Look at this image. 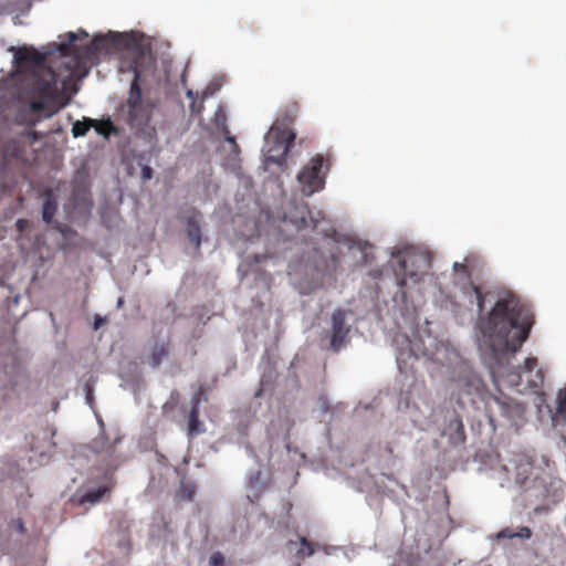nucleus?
<instances>
[{
	"instance_id": "obj_16",
	"label": "nucleus",
	"mask_w": 566,
	"mask_h": 566,
	"mask_svg": "<svg viewBox=\"0 0 566 566\" xmlns=\"http://www.w3.org/2000/svg\"><path fill=\"white\" fill-rule=\"evenodd\" d=\"M269 147L262 148L263 168L266 171L274 172L273 167L283 170L286 166V158L294 144H268Z\"/></svg>"
},
{
	"instance_id": "obj_27",
	"label": "nucleus",
	"mask_w": 566,
	"mask_h": 566,
	"mask_svg": "<svg viewBox=\"0 0 566 566\" xmlns=\"http://www.w3.org/2000/svg\"><path fill=\"white\" fill-rule=\"evenodd\" d=\"M391 566H422V560L420 559L418 552H406L405 549H401L398 563Z\"/></svg>"
},
{
	"instance_id": "obj_22",
	"label": "nucleus",
	"mask_w": 566,
	"mask_h": 566,
	"mask_svg": "<svg viewBox=\"0 0 566 566\" xmlns=\"http://www.w3.org/2000/svg\"><path fill=\"white\" fill-rule=\"evenodd\" d=\"M347 249L354 254L359 253L360 258L357 260L358 264H368L370 262V250L373 245L366 241H347Z\"/></svg>"
},
{
	"instance_id": "obj_7",
	"label": "nucleus",
	"mask_w": 566,
	"mask_h": 566,
	"mask_svg": "<svg viewBox=\"0 0 566 566\" xmlns=\"http://www.w3.org/2000/svg\"><path fill=\"white\" fill-rule=\"evenodd\" d=\"M120 441L116 438L113 443H107L103 436L97 437L92 442V450L97 454H104L105 470L103 482L96 486L88 488L76 500L78 505H94L98 503L103 496L109 492L113 486V474L117 468L115 459V446Z\"/></svg>"
},
{
	"instance_id": "obj_43",
	"label": "nucleus",
	"mask_w": 566,
	"mask_h": 566,
	"mask_svg": "<svg viewBox=\"0 0 566 566\" xmlns=\"http://www.w3.org/2000/svg\"><path fill=\"white\" fill-rule=\"evenodd\" d=\"M245 451H247V454L251 458H256L255 453H254V450L252 449V447L250 444H247L245 446Z\"/></svg>"
},
{
	"instance_id": "obj_50",
	"label": "nucleus",
	"mask_w": 566,
	"mask_h": 566,
	"mask_svg": "<svg viewBox=\"0 0 566 566\" xmlns=\"http://www.w3.org/2000/svg\"><path fill=\"white\" fill-rule=\"evenodd\" d=\"M23 221L22 220H18V226L20 229H23V226H22Z\"/></svg>"
},
{
	"instance_id": "obj_21",
	"label": "nucleus",
	"mask_w": 566,
	"mask_h": 566,
	"mask_svg": "<svg viewBox=\"0 0 566 566\" xmlns=\"http://www.w3.org/2000/svg\"><path fill=\"white\" fill-rule=\"evenodd\" d=\"M213 127L216 132L223 137L224 142H235L227 126V114L224 109L218 108L213 117Z\"/></svg>"
},
{
	"instance_id": "obj_52",
	"label": "nucleus",
	"mask_w": 566,
	"mask_h": 566,
	"mask_svg": "<svg viewBox=\"0 0 566 566\" xmlns=\"http://www.w3.org/2000/svg\"><path fill=\"white\" fill-rule=\"evenodd\" d=\"M57 406H59V403H55V406L53 407L54 411L57 409Z\"/></svg>"
},
{
	"instance_id": "obj_23",
	"label": "nucleus",
	"mask_w": 566,
	"mask_h": 566,
	"mask_svg": "<svg viewBox=\"0 0 566 566\" xmlns=\"http://www.w3.org/2000/svg\"><path fill=\"white\" fill-rule=\"evenodd\" d=\"M169 349L168 345L164 342L156 343L149 355V366L151 368H157L161 365L164 360L168 358Z\"/></svg>"
},
{
	"instance_id": "obj_48",
	"label": "nucleus",
	"mask_w": 566,
	"mask_h": 566,
	"mask_svg": "<svg viewBox=\"0 0 566 566\" xmlns=\"http://www.w3.org/2000/svg\"><path fill=\"white\" fill-rule=\"evenodd\" d=\"M231 168H232V170H233V171H235V170H238V169H239V166H238L237 164H232V165H231Z\"/></svg>"
},
{
	"instance_id": "obj_19",
	"label": "nucleus",
	"mask_w": 566,
	"mask_h": 566,
	"mask_svg": "<svg viewBox=\"0 0 566 566\" xmlns=\"http://www.w3.org/2000/svg\"><path fill=\"white\" fill-rule=\"evenodd\" d=\"M57 211V202L54 197L52 190H46L43 193L42 200V209H41V218L42 221L46 224H51L53 222V218Z\"/></svg>"
},
{
	"instance_id": "obj_34",
	"label": "nucleus",
	"mask_w": 566,
	"mask_h": 566,
	"mask_svg": "<svg viewBox=\"0 0 566 566\" xmlns=\"http://www.w3.org/2000/svg\"><path fill=\"white\" fill-rule=\"evenodd\" d=\"M203 392H202V388H199L192 396H191V399H190V405H191V408L190 410H197L199 412V405L201 402V397H202Z\"/></svg>"
},
{
	"instance_id": "obj_15",
	"label": "nucleus",
	"mask_w": 566,
	"mask_h": 566,
	"mask_svg": "<svg viewBox=\"0 0 566 566\" xmlns=\"http://www.w3.org/2000/svg\"><path fill=\"white\" fill-rule=\"evenodd\" d=\"M185 226V233L189 243L199 251L202 244V226L205 224V217L199 210L191 208L181 218Z\"/></svg>"
},
{
	"instance_id": "obj_13",
	"label": "nucleus",
	"mask_w": 566,
	"mask_h": 566,
	"mask_svg": "<svg viewBox=\"0 0 566 566\" xmlns=\"http://www.w3.org/2000/svg\"><path fill=\"white\" fill-rule=\"evenodd\" d=\"M496 411L504 417L515 430H518L526 422L525 406L512 399L492 397Z\"/></svg>"
},
{
	"instance_id": "obj_31",
	"label": "nucleus",
	"mask_w": 566,
	"mask_h": 566,
	"mask_svg": "<svg viewBox=\"0 0 566 566\" xmlns=\"http://www.w3.org/2000/svg\"><path fill=\"white\" fill-rule=\"evenodd\" d=\"M187 97L191 101L189 106L191 116L200 115L203 109V101H198L192 91L187 92Z\"/></svg>"
},
{
	"instance_id": "obj_3",
	"label": "nucleus",
	"mask_w": 566,
	"mask_h": 566,
	"mask_svg": "<svg viewBox=\"0 0 566 566\" xmlns=\"http://www.w3.org/2000/svg\"><path fill=\"white\" fill-rule=\"evenodd\" d=\"M261 212L269 222L280 223V232H285L292 227L297 239L306 241L308 237L313 241V245L302 256L303 282L300 293L305 295L332 285L339 265V240L333 228L323 227V212L312 211L306 203L296 200L290 201L286 208L265 207Z\"/></svg>"
},
{
	"instance_id": "obj_47",
	"label": "nucleus",
	"mask_w": 566,
	"mask_h": 566,
	"mask_svg": "<svg viewBox=\"0 0 566 566\" xmlns=\"http://www.w3.org/2000/svg\"><path fill=\"white\" fill-rule=\"evenodd\" d=\"M123 305H124V298H123V297H119V298L117 300L116 306L119 308V307H122Z\"/></svg>"
},
{
	"instance_id": "obj_10",
	"label": "nucleus",
	"mask_w": 566,
	"mask_h": 566,
	"mask_svg": "<svg viewBox=\"0 0 566 566\" xmlns=\"http://www.w3.org/2000/svg\"><path fill=\"white\" fill-rule=\"evenodd\" d=\"M298 112L300 103L297 101H289L283 104L265 135V142H295L296 133L293 124Z\"/></svg>"
},
{
	"instance_id": "obj_17",
	"label": "nucleus",
	"mask_w": 566,
	"mask_h": 566,
	"mask_svg": "<svg viewBox=\"0 0 566 566\" xmlns=\"http://www.w3.org/2000/svg\"><path fill=\"white\" fill-rule=\"evenodd\" d=\"M284 553L293 558L295 566L315 553L313 543L308 542L305 536H296L295 539H289L284 546Z\"/></svg>"
},
{
	"instance_id": "obj_40",
	"label": "nucleus",
	"mask_w": 566,
	"mask_h": 566,
	"mask_svg": "<svg viewBox=\"0 0 566 566\" xmlns=\"http://www.w3.org/2000/svg\"><path fill=\"white\" fill-rule=\"evenodd\" d=\"M175 405H176V403H175V402H172V401H167V402H165V403L163 405V407H161V408H163V411H164V412H168V411L172 410V409H174V407H175Z\"/></svg>"
},
{
	"instance_id": "obj_32",
	"label": "nucleus",
	"mask_w": 566,
	"mask_h": 566,
	"mask_svg": "<svg viewBox=\"0 0 566 566\" xmlns=\"http://www.w3.org/2000/svg\"><path fill=\"white\" fill-rule=\"evenodd\" d=\"M83 390L85 394V402L90 407H92L93 400H94V380L92 378H90L88 380L85 381V384L83 386Z\"/></svg>"
},
{
	"instance_id": "obj_1",
	"label": "nucleus",
	"mask_w": 566,
	"mask_h": 566,
	"mask_svg": "<svg viewBox=\"0 0 566 566\" xmlns=\"http://www.w3.org/2000/svg\"><path fill=\"white\" fill-rule=\"evenodd\" d=\"M470 302H475L479 316L475 342L483 365L493 379H501L518 394L536 391L544 377L536 358L528 357L524 365L511 359L526 340L533 321L531 311L509 291H486L468 285Z\"/></svg>"
},
{
	"instance_id": "obj_2",
	"label": "nucleus",
	"mask_w": 566,
	"mask_h": 566,
	"mask_svg": "<svg viewBox=\"0 0 566 566\" xmlns=\"http://www.w3.org/2000/svg\"><path fill=\"white\" fill-rule=\"evenodd\" d=\"M392 344L401 371L420 358L436 365L446 394L461 410L474 408L484 399L486 386L481 374L449 340L438 339L423 331L413 333L411 337L397 334Z\"/></svg>"
},
{
	"instance_id": "obj_12",
	"label": "nucleus",
	"mask_w": 566,
	"mask_h": 566,
	"mask_svg": "<svg viewBox=\"0 0 566 566\" xmlns=\"http://www.w3.org/2000/svg\"><path fill=\"white\" fill-rule=\"evenodd\" d=\"M94 128L96 134L105 139L109 137H122L126 134V129L116 125L109 117L102 119L84 118L73 124L72 133L75 138L85 136V134Z\"/></svg>"
},
{
	"instance_id": "obj_30",
	"label": "nucleus",
	"mask_w": 566,
	"mask_h": 566,
	"mask_svg": "<svg viewBox=\"0 0 566 566\" xmlns=\"http://www.w3.org/2000/svg\"><path fill=\"white\" fill-rule=\"evenodd\" d=\"M195 494V485L193 484H185L181 483L178 491L177 497L184 501H191Z\"/></svg>"
},
{
	"instance_id": "obj_4",
	"label": "nucleus",
	"mask_w": 566,
	"mask_h": 566,
	"mask_svg": "<svg viewBox=\"0 0 566 566\" xmlns=\"http://www.w3.org/2000/svg\"><path fill=\"white\" fill-rule=\"evenodd\" d=\"M88 33L83 29H80L77 33L67 32V41H61L57 49L63 55H70L76 51L80 62L84 63L94 62L99 53L108 52L112 49L126 50L127 56L122 61L119 70L133 72L134 78L126 106L120 108V115L125 117L128 132L134 138L151 142L156 136V129L150 124L153 105L143 99L139 86L143 75L155 67L151 54L139 44L132 42L126 35L115 32L95 35L90 44L75 45L80 38L86 39Z\"/></svg>"
},
{
	"instance_id": "obj_44",
	"label": "nucleus",
	"mask_w": 566,
	"mask_h": 566,
	"mask_svg": "<svg viewBox=\"0 0 566 566\" xmlns=\"http://www.w3.org/2000/svg\"><path fill=\"white\" fill-rule=\"evenodd\" d=\"M254 262L255 263H261L263 260L266 259V255H263V254H254Z\"/></svg>"
},
{
	"instance_id": "obj_18",
	"label": "nucleus",
	"mask_w": 566,
	"mask_h": 566,
	"mask_svg": "<svg viewBox=\"0 0 566 566\" xmlns=\"http://www.w3.org/2000/svg\"><path fill=\"white\" fill-rule=\"evenodd\" d=\"M345 319H346V316H345V312L343 310L337 308L332 313V316H331L332 334H331L329 346H331V349L334 352H338L342 348L344 340L349 332V327L346 326Z\"/></svg>"
},
{
	"instance_id": "obj_26",
	"label": "nucleus",
	"mask_w": 566,
	"mask_h": 566,
	"mask_svg": "<svg viewBox=\"0 0 566 566\" xmlns=\"http://www.w3.org/2000/svg\"><path fill=\"white\" fill-rule=\"evenodd\" d=\"M206 431L205 424L199 419V412L197 410H190L188 417V434L196 437Z\"/></svg>"
},
{
	"instance_id": "obj_45",
	"label": "nucleus",
	"mask_w": 566,
	"mask_h": 566,
	"mask_svg": "<svg viewBox=\"0 0 566 566\" xmlns=\"http://www.w3.org/2000/svg\"><path fill=\"white\" fill-rule=\"evenodd\" d=\"M170 398H171V401H172V402L177 403L178 398H179V394H178V391H176V390L171 391V394H170Z\"/></svg>"
},
{
	"instance_id": "obj_36",
	"label": "nucleus",
	"mask_w": 566,
	"mask_h": 566,
	"mask_svg": "<svg viewBox=\"0 0 566 566\" xmlns=\"http://www.w3.org/2000/svg\"><path fill=\"white\" fill-rule=\"evenodd\" d=\"M496 538L497 539H514L516 538L515 537V531H513L512 528L510 527H505L503 530H501L497 534H496Z\"/></svg>"
},
{
	"instance_id": "obj_6",
	"label": "nucleus",
	"mask_w": 566,
	"mask_h": 566,
	"mask_svg": "<svg viewBox=\"0 0 566 566\" xmlns=\"http://www.w3.org/2000/svg\"><path fill=\"white\" fill-rule=\"evenodd\" d=\"M31 114L36 117H49L65 105L63 93L59 87L57 74L49 69L36 75L25 93Z\"/></svg>"
},
{
	"instance_id": "obj_5",
	"label": "nucleus",
	"mask_w": 566,
	"mask_h": 566,
	"mask_svg": "<svg viewBox=\"0 0 566 566\" xmlns=\"http://www.w3.org/2000/svg\"><path fill=\"white\" fill-rule=\"evenodd\" d=\"M492 478L501 488L509 486L513 479L515 486L526 494L534 505V514L547 513L563 499V483L547 474L535 473L533 458L526 452L513 454L505 463L492 469Z\"/></svg>"
},
{
	"instance_id": "obj_9",
	"label": "nucleus",
	"mask_w": 566,
	"mask_h": 566,
	"mask_svg": "<svg viewBox=\"0 0 566 566\" xmlns=\"http://www.w3.org/2000/svg\"><path fill=\"white\" fill-rule=\"evenodd\" d=\"M391 258L392 262H395L398 266V270L396 271V277L399 291L396 293V296L400 294V296L405 298L406 293L403 287L409 286V284L415 285L422 281L424 273L416 270H408V263L412 262V260L417 258L410 247L405 249L395 248L391 251ZM418 258L426 268L429 265V261L424 255H418Z\"/></svg>"
},
{
	"instance_id": "obj_42",
	"label": "nucleus",
	"mask_w": 566,
	"mask_h": 566,
	"mask_svg": "<svg viewBox=\"0 0 566 566\" xmlns=\"http://www.w3.org/2000/svg\"><path fill=\"white\" fill-rule=\"evenodd\" d=\"M104 323H105L104 317H96L94 321V328L95 329L99 328V326L103 325Z\"/></svg>"
},
{
	"instance_id": "obj_24",
	"label": "nucleus",
	"mask_w": 566,
	"mask_h": 566,
	"mask_svg": "<svg viewBox=\"0 0 566 566\" xmlns=\"http://www.w3.org/2000/svg\"><path fill=\"white\" fill-rule=\"evenodd\" d=\"M14 59L19 64L24 63H40L43 57L42 55L34 49L21 48L14 54Z\"/></svg>"
},
{
	"instance_id": "obj_20",
	"label": "nucleus",
	"mask_w": 566,
	"mask_h": 566,
	"mask_svg": "<svg viewBox=\"0 0 566 566\" xmlns=\"http://www.w3.org/2000/svg\"><path fill=\"white\" fill-rule=\"evenodd\" d=\"M248 499L253 502L264 490V482L261 480V471L256 470L248 474Z\"/></svg>"
},
{
	"instance_id": "obj_28",
	"label": "nucleus",
	"mask_w": 566,
	"mask_h": 566,
	"mask_svg": "<svg viewBox=\"0 0 566 566\" xmlns=\"http://www.w3.org/2000/svg\"><path fill=\"white\" fill-rule=\"evenodd\" d=\"M159 150L153 145L148 150L134 153V158L138 166H143V164L150 165L154 157L158 156Z\"/></svg>"
},
{
	"instance_id": "obj_37",
	"label": "nucleus",
	"mask_w": 566,
	"mask_h": 566,
	"mask_svg": "<svg viewBox=\"0 0 566 566\" xmlns=\"http://www.w3.org/2000/svg\"><path fill=\"white\" fill-rule=\"evenodd\" d=\"M532 536V531L530 527L527 526H521L516 532H515V537L516 538H520V539H530Z\"/></svg>"
},
{
	"instance_id": "obj_46",
	"label": "nucleus",
	"mask_w": 566,
	"mask_h": 566,
	"mask_svg": "<svg viewBox=\"0 0 566 566\" xmlns=\"http://www.w3.org/2000/svg\"><path fill=\"white\" fill-rule=\"evenodd\" d=\"M388 480L392 483H395L397 486H399L401 490H405V486L402 484H400L398 481H396L395 479H391L390 476H387Z\"/></svg>"
},
{
	"instance_id": "obj_38",
	"label": "nucleus",
	"mask_w": 566,
	"mask_h": 566,
	"mask_svg": "<svg viewBox=\"0 0 566 566\" xmlns=\"http://www.w3.org/2000/svg\"><path fill=\"white\" fill-rule=\"evenodd\" d=\"M140 167V178L146 181V180H150L153 178V168L150 167V165H147V164H143V166H139Z\"/></svg>"
},
{
	"instance_id": "obj_35",
	"label": "nucleus",
	"mask_w": 566,
	"mask_h": 566,
	"mask_svg": "<svg viewBox=\"0 0 566 566\" xmlns=\"http://www.w3.org/2000/svg\"><path fill=\"white\" fill-rule=\"evenodd\" d=\"M226 558L220 552H216L210 556V566H224Z\"/></svg>"
},
{
	"instance_id": "obj_29",
	"label": "nucleus",
	"mask_w": 566,
	"mask_h": 566,
	"mask_svg": "<svg viewBox=\"0 0 566 566\" xmlns=\"http://www.w3.org/2000/svg\"><path fill=\"white\" fill-rule=\"evenodd\" d=\"M395 463V451L391 447H386L381 454H380V459H379V464L385 467V468H389L391 465H394Z\"/></svg>"
},
{
	"instance_id": "obj_49",
	"label": "nucleus",
	"mask_w": 566,
	"mask_h": 566,
	"mask_svg": "<svg viewBox=\"0 0 566 566\" xmlns=\"http://www.w3.org/2000/svg\"><path fill=\"white\" fill-rule=\"evenodd\" d=\"M18 528H19L21 532L23 531V523H22V521H19Z\"/></svg>"
},
{
	"instance_id": "obj_25",
	"label": "nucleus",
	"mask_w": 566,
	"mask_h": 566,
	"mask_svg": "<svg viewBox=\"0 0 566 566\" xmlns=\"http://www.w3.org/2000/svg\"><path fill=\"white\" fill-rule=\"evenodd\" d=\"M13 172L11 164L7 160L6 156L0 158V191H6L9 184L12 181Z\"/></svg>"
},
{
	"instance_id": "obj_14",
	"label": "nucleus",
	"mask_w": 566,
	"mask_h": 566,
	"mask_svg": "<svg viewBox=\"0 0 566 566\" xmlns=\"http://www.w3.org/2000/svg\"><path fill=\"white\" fill-rule=\"evenodd\" d=\"M461 409L448 410L444 416V424L441 436L446 437L453 447L462 446L465 441V433L462 421Z\"/></svg>"
},
{
	"instance_id": "obj_39",
	"label": "nucleus",
	"mask_w": 566,
	"mask_h": 566,
	"mask_svg": "<svg viewBox=\"0 0 566 566\" xmlns=\"http://www.w3.org/2000/svg\"><path fill=\"white\" fill-rule=\"evenodd\" d=\"M453 270H454L455 272L462 271V274H463L464 276H467L465 266H464L463 264L458 263V262H454V263H453Z\"/></svg>"
},
{
	"instance_id": "obj_51",
	"label": "nucleus",
	"mask_w": 566,
	"mask_h": 566,
	"mask_svg": "<svg viewBox=\"0 0 566 566\" xmlns=\"http://www.w3.org/2000/svg\"><path fill=\"white\" fill-rule=\"evenodd\" d=\"M263 281H264V285H265V287H266V289H269V283H268V281H266V279H265V277H263Z\"/></svg>"
},
{
	"instance_id": "obj_11",
	"label": "nucleus",
	"mask_w": 566,
	"mask_h": 566,
	"mask_svg": "<svg viewBox=\"0 0 566 566\" xmlns=\"http://www.w3.org/2000/svg\"><path fill=\"white\" fill-rule=\"evenodd\" d=\"M328 165L322 155L313 157L297 174V181L304 196L311 197L325 186Z\"/></svg>"
},
{
	"instance_id": "obj_33",
	"label": "nucleus",
	"mask_w": 566,
	"mask_h": 566,
	"mask_svg": "<svg viewBox=\"0 0 566 566\" xmlns=\"http://www.w3.org/2000/svg\"><path fill=\"white\" fill-rule=\"evenodd\" d=\"M274 379V375L272 371L269 373V375H262L261 376V379H260V384H261V387H265L268 385H270ZM262 391H263V388H260L259 390L255 391L254 394V397L255 398H259L261 395H262Z\"/></svg>"
},
{
	"instance_id": "obj_41",
	"label": "nucleus",
	"mask_w": 566,
	"mask_h": 566,
	"mask_svg": "<svg viewBox=\"0 0 566 566\" xmlns=\"http://www.w3.org/2000/svg\"><path fill=\"white\" fill-rule=\"evenodd\" d=\"M230 146H231V151L234 154L235 157H238L240 154L239 144L233 143V144H230Z\"/></svg>"
},
{
	"instance_id": "obj_8",
	"label": "nucleus",
	"mask_w": 566,
	"mask_h": 566,
	"mask_svg": "<svg viewBox=\"0 0 566 566\" xmlns=\"http://www.w3.org/2000/svg\"><path fill=\"white\" fill-rule=\"evenodd\" d=\"M93 206L88 174L82 167L75 172L72 192L69 200L63 205V210L71 221H84L91 216Z\"/></svg>"
}]
</instances>
